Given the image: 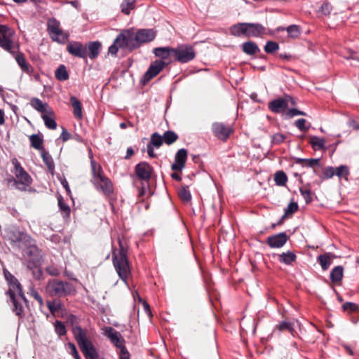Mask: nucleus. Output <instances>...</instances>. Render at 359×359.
<instances>
[{
	"mask_svg": "<svg viewBox=\"0 0 359 359\" xmlns=\"http://www.w3.org/2000/svg\"><path fill=\"white\" fill-rule=\"evenodd\" d=\"M24 252L27 262V269L32 271L35 279L39 280L43 275L41 269L43 253L29 236L24 235Z\"/></svg>",
	"mask_w": 359,
	"mask_h": 359,
	"instance_id": "obj_1",
	"label": "nucleus"
},
{
	"mask_svg": "<svg viewBox=\"0 0 359 359\" xmlns=\"http://www.w3.org/2000/svg\"><path fill=\"white\" fill-rule=\"evenodd\" d=\"M30 295L33 297L39 303L40 305L43 304V299L37 291L32 289L30 291Z\"/></svg>",
	"mask_w": 359,
	"mask_h": 359,
	"instance_id": "obj_61",
	"label": "nucleus"
},
{
	"mask_svg": "<svg viewBox=\"0 0 359 359\" xmlns=\"http://www.w3.org/2000/svg\"><path fill=\"white\" fill-rule=\"evenodd\" d=\"M32 178L27 172L24 171V191H27L26 186H29L32 183Z\"/></svg>",
	"mask_w": 359,
	"mask_h": 359,
	"instance_id": "obj_63",
	"label": "nucleus"
},
{
	"mask_svg": "<svg viewBox=\"0 0 359 359\" xmlns=\"http://www.w3.org/2000/svg\"><path fill=\"white\" fill-rule=\"evenodd\" d=\"M344 268L341 266L334 267L330 275V280L332 283H337L340 281L343 277Z\"/></svg>",
	"mask_w": 359,
	"mask_h": 359,
	"instance_id": "obj_31",
	"label": "nucleus"
},
{
	"mask_svg": "<svg viewBox=\"0 0 359 359\" xmlns=\"http://www.w3.org/2000/svg\"><path fill=\"white\" fill-rule=\"evenodd\" d=\"M104 334L116 348L120 349V351L126 350V347L124 345L125 340L120 332L111 327H107L104 329Z\"/></svg>",
	"mask_w": 359,
	"mask_h": 359,
	"instance_id": "obj_12",
	"label": "nucleus"
},
{
	"mask_svg": "<svg viewBox=\"0 0 359 359\" xmlns=\"http://www.w3.org/2000/svg\"><path fill=\"white\" fill-rule=\"evenodd\" d=\"M135 4V0H123L121 5V11L126 15H129L131 10L134 9Z\"/></svg>",
	"mask_w": 359,
	"mask_h": 359,
	"instance_id": "obj_40",
	"label": "nucleus"
},
{
	"mask_svg": "<svg viewBox=\"0 0 359 359\" xmlns=\"http://www.w3.org/2000/svg\"><path fill=\"white\" fill-rule=\"evenodd\" d=\"M41 118H43L44 121L45 126L50 129V130H55L57 128V123L55 120V113L53 110L51 109V114L45 113L44 114L41 115Z\"/></svg>",
	"mask_w": 359,
	"mask_h": 359,
	"instance_id": "obj_27",
	"label": "nucleus"
},
{
	"mask_svg": "<svg viewBox=\"0 0 359 359\" xmlns=\"http://www.w3.org/2000/svg\"><path fill=\"white\" fill-rule=\"evenodd\" d=\"M278 259L283 264L286 265H292L294 262H296L297 256L293 252L287 251L286 252H283L278 255Z\"/></svg>",
	"mask_w": 359,
	"mask_h": 359,
	"instance_id": "obj_25",
	"label": "nucleus"
},
{
	"mask_svg": "<svg viewBox=\"0 0 359 359\" xmlns=\"http://www.w3.org/2000/svg\"><path fill=\"white\" fill-rule=\"evenodd\" d=\"M163 144V140L162 135L158 133H154L151 135L150 142L149 145H152L153 147L158 149Z\"/></svg>",
	"mask_w": 359,
	"mask_h": 359,
	"instance_id": "obj_37",
	"label": "nucleus"
},
{
	"mask_svg": "<svg viewBox=\"0 0 359 359\" xmlns=\"http://www.w3.org/2000/svg\"><path fill=\"white\" fill-rule=\"evenodd\" d=\"M114 266L117 272L119 278L125 283H127V278L130 274V269L129 262L127 257L126 250L121 246L118 252L115 251L112 256Z\"/></svg>",
	"mask_w": 359,
	"mask_h": 359,
	"instance_id": "obj_7",
	"label": "nucleus"
},
{
	"mask_svg": "<svg viewBox=\"0 0 359 359\" xmlns=\"http://www.w3.org/2000/svg\"><path fill=\"white\" fill-rule=\"evenodd\" d=\"M55 332L60 337L64 336L67 333V330H66L65 325L63 324V323H62L60 320H56V322L55 323Z\"/></svg>",
	"mask_w": 359,
	"mask_h": 359,
	"instance_id": "obj_49",
	"label": "nucleus"
},
{
	"mask_svg": "<svg viewBox=\"0 0 359 359\" xmlns=\"http://www.w3.org/2000/svg\"><path fill=\"white\" fill-rule=\"evenodd\" d=\"M288 36L292 38H297L300 34V29L297 25H290L286 28Z\"/></svg>",
	"mask_w": 359,
	"mask_h": 359,
	"instance_id": "obj_47",
	"label": "nucleus"
},
{
	"mask_svg": "<svg viewBox=\"0 0 359 359\" xmlns=\"http://www.w3.org/2000/svg\"><path fill=\"white\" fill-rule=\"evenodd\" d=\"M298 210V205L295 202L290 203L287 207L285 210L284 215L283 216V219L292 215Z\"/></svg>",
	"mask_w": 359,
	"mask_h": 359,
	"instance_id": "obj_48",
	"label": "nucleus"
},
{
	"mask_svg": "<svg viewBox=\"0 0 359 359\" xmlns=\"http://www.w3.org/2000/svg\"><path fill=\"white\" fill-rule=\"evenodd\" d=\"M170 63V60L165 62L163 60H155L151 62L147 71L144 73L142 83L146 84L156 76H157L167 65Z\"/></svg>",
	"mask_w": 359,
	"mask_h": 359,
	"instance_id": "obj_11",
	"label": "nucleus"
},
{
	"mask_svg": "<svg viewBox=\"0 0 359 359\" xmlns=\"http://www.w3.org/2000/svg\"><path fill=\"white\" fill-rule=\"evenodd\" d=\"M101 48V43L99 41L90 42L86 45V48L88 50V56L90 59H94L100 54V50Z\"/></svg>",
	"mask_w": 359,
	"mask_h": 359,
	"instance_id": "obj_28",
	"label": "nucleus"
},
{
	"mask_svg": "<svg viewBox=\"0 0 359 359\" xmlns=\"http://www.w3.org/2000/svg\"><path fill=\"white\" fill-rule=\"evenodd\" d=\"M163 142L168 145H170L175 142L178 139V135L172 130L165 131L162 135Z\"/></svg>",
	"mask_w": 359,
	"mask_h": 359,
	"instance_id": "obj_36",
	"label": "nucleus"
},
{
	"mask_svg": "<svg viewBox=\"0 0 359 359\" xmlns=\"http://www.w3.org/2000/svg\"><path fill=\"white\" fill-rule=\"evenodd\" d=\"M243 51L250 55H255L259 51L258 46L253 41L245 42L242 45Z\"/></svg>",
	"mask_w": 359,
	"mask_h": 359,
	"instance_id": "obj_30",
	"label": "nucleus"
},
{
	"mask_svg": "<svg viewBox=\"0 0 359 359\" xmlns=\"http://www.w3.org/2000/svg\"><path fill=\"white\" fill-rule=\"evenodd\" d=\"M120 34L115 39L114 43L109 48V53H110L112 55H116L118 48L128 50V47L124 46L125 40H118Z\"/></svg>",
	"mask_w": 359,
	"mask_h": 359,
	"instance_id": "obj_29",
	"label": "nucleus"
},
{
	"mask_svg": "<svg viewBox=\"0 0 359 359\" xmlns=\"http://www.w3.org/2000/svg\"><path fill=\"white\" fill-rule=\"evenodd\" d=\"M46 290L50 296L58 297H65L75 291L72 284L57 279L49 280L47 283Z\"/></svg>",
	"mask_w": 359,
	"mask_h": 359,
	"instance_id": "obj_8",
	"label": "nucleus"
},
{
	"mask_svg": "<svg viewBox=\"0 0 359 359\" xmlns=\"http://www.w3.org/2000/svg\"><path fill=\"white\" fill-rule=\"evenodd\" d=\"M0 47L11 53L22 69V56L18 53L20 45L15 41V32L6 25H0Z\"/></svg>",
	"mask_w": 359,
	"mask_h": 359,
	"instance_id": "obj_3",
	"label": "nucleus"
},
{
	"mask_svg": "<svg viewBox=\"0 0 359 359\" xmlns=\"http://www.w3.org/2000/svg\"><path fill=\"white\" fill-rule=\"evenodd\" d=\"M29 140L31 146L37 150H42L43 147V139L36 134H33L29 136Z\"/></svg>",
	"mask_w": 359,
	"mask_h": 359,
	"instance_id": "obj_34",
	"label": "nucleus"
},
{
	"mask_svg": "<svg viewBox=\"0 0 359 359\" xmlns=\"http://www.w3.org/2000/svg\"><path fill=\"white\" fill-rule=\"evenodd\" d=\"M187 159V151L185 149H180L175 156V162L172 164L171 168L175 171H181L185 166Z\"/></svg>",
	"mask_w": 359,
	"mask_h": 359,
	"instance_id": "obj_15",
	"label": "nucleus"
},
{
	"mask_svg": "<svg viewBox=\"0 0 359 359\" xmlns=\"http://www.w3.org/2000/svg\"><path fill=\"white\" fill-rule=\"evenodd\" d=\"M287 180V177L283 171H278L274 175V181L278 186H283Z\"/></svg>",
	"mask_w": 359,
	"mask_h": 359,
	"instance_id": "obj_44",
	"label": "nucleus"
},
{
	"mask_svg": "<svg viewBox=\"0 0 359 359\" xmlns=\"http://www.w3.org/2000/svg\"><path fill=\"white\" fill-rule=\"evenodd\" d=\"M196 57V52L193 46L182 44L175 48V60L180 63H187Z\"/></svg>",
	"mask_w": 359,
	"mask_h": 359,
	"instance_id": "obj_10",
	"label": "nucleus"
},
{
	"mask_svg": "<svg viewBox=\"0 0 359 359\" xmlns=\"http://www.w3.org/2000/svg\"><path fill=\"white\" fill-rule=\"evenodd\" d=\"M12 163L14 166L13 172L18 177V180L12 179L8 182L11 186H15L18 189H20V186L22 185V168L20 163L15 158L12 159Z\"/></svg>",
	"mask_w": 359,
	"mask_h": 359,
	"instance_id": "obj_20",
	"label": "nucleus"
},
{
	"mask_svg": "<svg viewBox=\"0 0 359 359\" xmlns=\"http://www.w3.org/2000/svg\"><path fill=\"white\" fill-rule=\"evenodd\" d=\"M212 130L215 136L221 140H226L231 133V128L222 123H214L212 126Z\"/></svg>",
	"mask_w": 359,
	"mask_h": 359,
	"instance_id": "obj_14",
	"label": "nucleus"
},
{
	"mask_svg": "<svg viewBox=\"0 0 359 359\" xmlns=\"http://www.w3.org/2000/svg\"><path fill=\"white\" fill-rule=\"evenodd\" d=\"M55 78L61 81H66L69 79V74L65 65H60L55 72Z\"/></svg>",
	"mask_w": 359,
	"mask_h": 359,
	"instance_id": "obj_35",
	"label": "nucleus"
},
{
	"mask_svg": "<svg viewBox=\"0 0 359 359\" xmlns=\"http://www.w3.org/2000/svg\"><path fill=\"white\" fill-rule=\"evenodd\" d=\"M335 175L339 178H344L346 180H347L348 176L349 175V170L348 166L341 165L335 168Z\"/></svg>",
	"mask_w": 359,
	"mask_h": 359,
	"instance_id": "obj_41",
	"label": "nucleus"
},
{
	"mask_svg": "<svg viewBox=\"0 0 359 359\" xmlns=\"http://www.w3.org/2000/svg\"><path fill=\"white\" fill-rule=\"evenodd\" d=\"M58 206L61 211V214L64 218H69L70 215V208L69 206L64 201L62 197L58 198Z\"/></svg>",
	"mask_w": 359,
	"mask_h": 359,
	"instance_id": "obj_39",
	"label": "nucleus"
},
{
	"mask_svg": "<svg viewBox=\"0 0 359 359\" xmlns=\"http://www.w3.org/2000/svg\"><path fill=\"white\" fill-rule=\"evenodd\" d=\"M40 151L43 163L46 165L49 170H53L54 169L55 165L51 155L44 149Z\"/></svg>",
	"mask_w": 359,
	"mask_h": 359,
	"instance_id": "obj_33",
	"label": "nucleus"
},
{
	"mask_svg": "<svg viewBox=\"0 0 359 359\" xmlns=\"http://www.w3.org/2000/svg\"><path fill=\"white\" fill-rule=\"evenodd\" d=\"M288 237L284 232L269 236L266 243L272 248H280L287 242Z\"/></svg>",
	"mask_w": 359,
	"mask_h": 359,
	"instance_id": "obj_16",
	"label": "nucleus"
},
{
	"mask_svg": "<svg viewBox=\"0 0 359 359\" xmlns=\"http://www.w3.org/2000/svg\"><path fill=\"white\" fill-rule=\"evenodd\" d=\"M332 9V7L331 4L327 1H325L319 8L318 11L324 15H328L330 14Z\"/></svg>",
	"mask_w": 359,
	"mask_h": 359,
	"instance_id": "obj_51",
	"label": "nucleus"
},
{
	"mask_svg": "<svg viewBox=\"0 0 359 359\" xmlns=\"http://www.w3.org/2000/svg\"><path fill=\"white\" fill-rule=\"evenodd\" d=\"M306 121L304 118H299L296 121L294 126L301 131L306 132L309 130V127L306 126Z\"/></svg>",
	"mask_w": 359,
	"mask_h": 359,
	"instance_id": "obj_52",
	"label": "nucleus"
},
{
	"mask_svg": "<svg viewBox=\"0 0 359 359\" xmlns=\"http://www.w3.org/2000/svg\"><path fill=\"white\" fill-rule=\"evenodd\" d=\"M347 59H351L354 62H351L352 66L358 67L359 68V60L355 55V53L351 51L350 55L346 57Z\"/></svg>",
	"mask_w": 359,
	"mask_h": 359,
	"instance_id": "obj_60",
	"label": "nucleus"
},
{
	"mask_svg": "<svg viewBox=\"0 0 359 359\" xmlns=\"http://www.w3.org/2000/svg\"><path fill=\"white\" fill-rule=\"evenodd\" d=\"M156 37V32L151 29H142L137 32L133 29H125L120 33L118 40L124 41V46L128 47V50H133L142 43L152 41Z\"/></svg>",
	"mask_w": 359,
	"mask_h": 359,
	"instance_id": "obj_2",
	"label": "nucleus"
},
{
	"mask_svg": "<svg viewBox=\"0 0 359 359\" xmlns=\"http://www.w3.org/2000/svg\"><path fill=\"white\" fill-rule=\"evenodd\" d=\"M75 340L86 359H99V353L89 337H86L80 328L74 332Z\"/></svg>",
	"mask_w": 359,
	"mask_h": 359,
	"instance_id": "obj_6",
	"label": "nucleus"
},
{
	"mask_svg": "<svg viewBox=\"0 0 359 359\" xmlns=\"http://www.w3.org/2000/svg\"><path fill=\"white\" fill-rule=\"evenodd\" d=\"M141 187H138V197H142L145 195L148 185L146 187L143 182L141 183Z\"/></svg>",
	"mask_w": 359,
	"mask_h": 359,
	"instance_id": "obj_64",
	"label": "nucleus"
},
{
	"mask_svg": "<svg viewBox=\"0 0 359 359\" xmlns=\"http://www.w3.org/2000/svg\"><path fill=\"white\" fill-rule=\"evenodd\" d=\"M300 193L304 197L306 203H309L312 201L311 193L309 189H300Z\"/></svg>",
	"mask_w": 359,
	"mask_h": 359,
	"instance_id": "obj_55",
	"label": "nucleus"
},
{
	"mask_svg": "<svg viewBox=\"0 0 359 359\" xmlns=\"http://www.w3.org/2000/svg\"><path fill=\"white\" fill-rule=\"evenodd\" d=\"M47 31L50 38L59 43H65L68 41L69 34L60 27V22L55 18L48 19Z\"/></svg>",
	"mask_w": 359,
	"mask_h": 359,
	"instance_id": "obj_9",
	"label": "nucleus"
},
{
	"mask_svg": "<svg viewBox=\"0 0 359 359\" xmlns=\"http://www.w3.org/2000/svg\"><path fill=\"white\" fill-rule=\"evenodd\" d=\"M286 137L285 135L281 133H276L273 135L272 142L273 144H279L284 142Z\"/></svg>",
	"mask_w": 359,
	"mask_h": 359,
	"instance_id": "obj_56",
	"label": "nucleus"
},
{
	"mask_svg": "<svg viewBox=\"0 0 359 359\" xmlns=\"http://www.w3.org/2000/svg\"><path fill=\"white\" fill-rule=\"evenodd\" d=\"M31 105L32 107L35 109L36 111L40 112L42 114H44L45 113L50 114H51V107L46 103L43 102L41 100L38 98H33L31 100Z\"/></svg>",
	"mask_w": 359,
	"mask_h": 359,
	"instance_id": "obj_23",
	"label": "nucleus"
},
{
	"mask_svg": "<svg viewBox=\"0 0 359 359\" xmlns=\"http://www.w3.org/2000/svg\"><path fill=\"white\" fill-rule=\"evenodd\" d=\"M279 49V45L278 43L272 41H269L264 46V51L266 53L271 54L275 53Z\"/></svg>",
	"mask_w": 359,
	"mask_h": 359,
	"instance_id": "obj_46",
	"label": "nucleus"
},
{
	"mask_svg": "<svg viewBox=\"0 0 359 359\" xmlns=\"http://www.w3.org/2000/svg\"><path fill=\"white\" fill-rule=\"evenodd\" d=\"M336 256L332 252H327L323 255H320L318 258V262L320 264L322 269L326 271L330 267L332 260L334 259Z\"/></svg>",
	"mask_w": 359,
	"mask_h": 359,
	"instance_id": "obj_24",
	"label": "nucleus"
},
{
	"mask_svg": "<svg viewBox=\"0 0 359 359\" xmlns=\"http://www.w3.org/2000/svg\"><path fill=\"white\" fill-rule=\"evenodd\" d=\"M289 100L290 97L273 100L269 103V109L273 113H280L287 108Z\"/></svg>",
	"mask_w": 359,
	"mask_h": 359,
	"instance_id": "obj_19",
	"label": "nucleus"
},
{
	"mask_svg": "<svg viewBox=\"0 0 359 359\" xmlns=\"http://www.w3.org/2000/svg\"><path fill=\"white\" fill-rule=\"evenodd\" d=\"M178 195L184 202H189L191 199V195L187 187H182L178 191Z\"/></svg>",
	"mask_w": 359,
	"mask_h": 359,
	"instance_id": "obj_45",
	"label": "nucleus"
},
{
	"mask_svg": "<svg viewBox=\"0 0 359 359\" xmlns=\"http://www.w3.org/2000/svg\"><path fill=\"white\" fill-rule=\"evenodd\" d=\"M247 37H262L267 34L266 28L259 23H248ZM273 34V33H269Z\"/></svg>",
	"mask_w": 359,
	"mask_h": 359,
	"instance_id": "obj_18",
	"label": "nucleus"
},
{
	"mask_svg": "<svg viewBox=\"0 0 359 359\" xmlns=\"http://www.w3.org/2000/svg\"><path fill=\"white\" fill-rule=\"evenodd\" d=\"M153 53L156 57L161 58L160 60L166 62L172 56L174 57L175 48L169 46L155 48L153 50Z\"/></svg>",
	"mask_w": 359,
	"mask_h": 359,
	"instance_id": "obj_21",
	"label": "nucleus"
},
{
	"mask_svg": "<svg viewBox=\"0 0 359 359\" xmlns=\"http://www.w3.org/2000/svg\"><path fill=\"white\" fill-rule=\"evenodd\" d=\"M92 179L91 182L97 189H100L104 195L109 196L113 193L114 188L111 181L103 172L100 165L91 158L90 161Z\"/></svg>",
	"mask_w": 359,
	"mask_h": 359,
	"instance_id": "obj_5",
	"label": "nucleus"
},
{
	"mask_svg": "<svg viewBox=\"0 0 359 359\" xmlns=\"http://www.w3.org/2000/svg\"><path fill=\"white\" fill-rule=\"evenodd\" d=\"M152 172V167L145 161L140 162L135 168V172L138 179L145 182L150 180Z\"/></svg>",
	"mask_w": 359,
	"mask_h": 359,
	"instance_id": "obj_13",
	"label": "nucleus"
},
{
	"mask_svg": "<svg viewBox=\"0 0 359 359\" xmlns=\"http://www.w3.org/2000/svg\"><path fill=\"white\" fill-rule=\"evenodd\" d=\"M342 308L344 311H355L358 310V306L353 302H346L343 304Z\"/></svg>",
	"mask_w": 359,
	"mask_h": 359,
	"instance_id": "obj_57",
	"label": "nucleus"
},
{
	"mask_svg": "<svg viewBox=\"0 0 359 359\" xmlns=\"http://www.w3.org/2000/svg\"><path fill=\"white\" fill-rule=\"evenodd\" d=\"M248 22H240L232 25L230 27V33L231 35L237 37L245 36L248 33Z\"/></svg>",
	"mask_w": 359,
	"mask_h": 359,
	"instance_id": "obj_22",
	"label": "nucleus"
},
{
	"mask_svg": "<svg viewBox=\"0 0 359 359\" xmlns=\"http://www.w3.org/2000/svg\"><path fill=\"white\" fill-rule=\"evenodd\" d=\"M287 114L290 117H293V116H297V115L306 116V113H304L302 111H299V110H298L297 109H289L288 111H287Z\"/></svg>",
	"mask_w": 359,
	"mask_h": 359,
	"instance_id": "obj_62",
	"label": "nucleus"
},
{
	"mask_svg": "<svg viewBox=\"0 0 359 359\" xmlns=\"http://www.w3.org/2000/svg\"><path fill=\"white\" fill-rule=\"evenodd\" d=\"M4 274L6 280L8 284V290L7 294L9 295L13 304V311L16 315L20 316L22 311V306L19 302L22 299V290L21 284L15 276H13L7 269H4Z\"/></svg>",
	"mask_w": 359,
	"mask_h": 359,
	"instance_id": "obj_4",
	"label": "nucleus"
},
{
	"mask_svg": "<svg viewBox=\"0 0 359 359\" xmlns=\"http://www.w3.org/2000/svg\"><path fill=\"white\" fill-rule=\"evenodd\" d=\"M70 102H71L72 106L74 109V116L77 119L81 120L83 118V112H82V105H81V102L75 96H71Z\"/></svg>",
	"mask_w": 359,
	"mask_h": 359,
	"instance_id": "obj_26",
	"label": "nucleus"
},
{
	"mask_svg": "<svg viewBox=\"0 0 359 359\" xmlns=\"http://www.w3.org/2000/svg\"><path fill=\"white\" fill-rule=\"evenodd\" d=\"M309 144L314 150H320L325 149V140L317 136H312L309 139Z\"/></svg>",
	"mask_w": 359,
	"mask_h": 359,
	"instance_id": "obj_32",
	"label": "nucleus"
},
{
	"mask_svg": "<svg viewBox=\"0 0 359 359\" xmlns=\"http://www.w3.org/2000/svg\"><path fill=\"white\" fill-rule=\"evenodd\" d=\"M47 307L52 314H55L57 311L62 309V304L58 300H53L47 302Z\"/></svg>",
	"mask_w": 359,
	"mask_h": 359,
	"instance_id": "obj_43",
	"label": "nucleus"
},
{
	"mask_svg": "<svg viewBox=\"0 0 359 359\" xmlns=\"http://www.w3.org/2000/svg\"><path fill=\"white\" fill-rule=\"evenodd\" d=\"M278 327L280 331L287 330L291 333L294 330L292 323L286 321H283L280 323Z\"/></svg>",
	"mask_w": 359,
	"mask_h": 359,
	"instance_id": "obj_53",
	"label": "nucleus"
},
{
	"mask_svg": "<svg viewBox=\"0 0 359 359\" xmlns=\"http://www.w3.org/2000/svg\"><path fill=\"white\" fill-rule=\"evenodd\" d=\"M323 175L326 179L332 178L335 175V168L331 166L325 168L323 170Z\"/></svg>",
	"mask_w": 359,
	"mask_h": 359,
	"instance_id": "obj_58",
	"label": "nucleus"
},
{
	"mask_svg": "<svg viewBox=\"0 0 359 359\" xmlns=\"http://www.w3.org/2000/svg\"><path fill=\"white\" fill-rule=\"evenodd\" d=\"M67 322L72 326V334H73V336L74 338H75V334H74V332L76 331V328H77V327L80 328L83 331V332L85 334L86 337H88L86 331L84 330L80 325H78V320H77V317L76 316L71 314L67 319Z\"/></svg>",
	"mask_w": 359,
	"mask_h": 359,
	"instance_id": "obj_38",
	"label": "nucleus"
},
{
	"mask_svg": "<svg viewBox=\"0 0 359 359\" xmlns=\"http://www.w3.org/2000/svg\"><path fill=\"white\" fill-rule=\"evenodd\" d=\"M46 272L52 276H57L60 275V270L55 266H50L46 269Z\"/></svg>",
	"mask_w": 359,
	"mask_h": 359,
	"instance_id": "obj_59",
	"label": "nucleus"
},
{
	"mask_svg": "<svg viewBox=\"0 0 359 359\" xmlns=\"http://www.w3.org/2000/svg\"><path fill=\"white\" fill-rule=\"evenodd\" d=\"M67 51L72 55L80 58H85L87 56L86 48L81 42L72 41L67 46Z\"/></svg>",
	"mask_w": 359,
	"mask_h": 359,
	"instance_id": "obj_17",
	"label": "nucleus"
},
{
	"mask_svg": "<svg viewBox=\"0 0 359 359\" xmlns=\"http://www.w3.org/2000/svg\"><path fill=\"white\" fill-rule=\"evenodd\" d=\"M319 161H320L319 158H310V159L297 158V160L296 161V163L298 164H301L303 166L313 168L315 165H318Z\"/></svg>",
	"mask_w": 359,
	"mask_h": 359,
	"instance_id": "obj_42",
	"label": "nucleus"
},
{
	"mask_svg": "<svg viewBox=\"0 0 359 359\" xmlns=\"http://www.w3.org/2000/svg\"><path fill=\"white\" fill-rule=\"evenodd\" d=\"M21 236H22L21 233H19V235L18 236L13 235L10 238L11 245H13V247L20 248L21 243H22Z\"/></svg>",
	"mask_w": 359,
	"mask_h": 359,
	"instance_id": "obj_54",
	"label": "nucleus"
},
{
	"mask_svg": "<svg viewBox=\"0 0 359 359\" xmlns=\"http://www.w3.org/2000/svg\"><path fill=\"white\" fill-rule=\"evenodd\" d=\"M67 348L69 351V354H71L74 359H81L74 344L69 342L67 344Z\"/></svg>",
	"mask_w": 359,
	"mask_h": 359,
	"instance_id": "obj_50",
	"label": "nucleus"
}]
</instances>
